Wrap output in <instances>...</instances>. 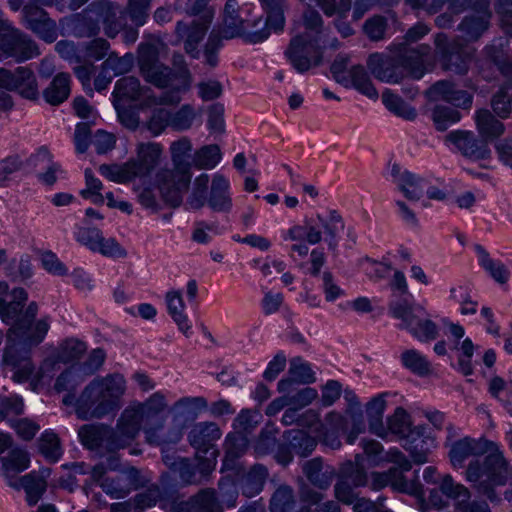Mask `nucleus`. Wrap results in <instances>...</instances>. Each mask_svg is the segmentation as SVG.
<instances>
[{
    "mask_svg": "<svg viewBox=\"0 0 512 512\" xmlns=\"http://www.w3.org/2000/svg\"><path fill=\"white\" fill-rule=\"evenodd\" d=\"M190 169V162H111L99 167L105 178L116 183L154 178L163 198L173 207L181 204L182 195L188 189Z\"/></svg>",
    "mask_w": 512,
    "mask_h": 512,
    "instance_id": "1",
    "label": "nucleus"
},
{
    "mask_svg": "<svg viewBox=\"0 0 512 512\" xmlns=\"http://www.w3.org/2000/svg\"><path fill=\"white\" fill-rule=\"evenodd\" d=\"M27 298V292L23 288H15L9 292L8 284L0 281V318L10 326L7 331V346H14L24 352L38 346L50 328L47 318L34 321L38 313L35 302H31L23 312Z\"/></svg>",
    "mask_w": 512,
    "mask_h": 512,
    "instance_id": "2",
    "label": "nucleus"
},
{
    "mask_svg": "<svg viewBox=\"0 0 512 512\" xmlns=\"http://www.w3.org/2000/svg\"><path fill=\"white\" fill-rule=\"evenodd\" d=\"M127 388V380L122 373H108L93 378L78 397L65 395L63 404L73 405L76 416L81 420L102 419L120 410Z\"/></svg>",
    "mask_w": 512,
    "mask_h": 512,
    "instance_id": "3",
    "label": "nucleus"
},
{
    "mask_svg": "<svg viewBox=\"0 0 512 512\" xmlns=\"http://www.w3.org/2000/svg\"><path fill=\"white\" fill-rule=\"evenodd\" d=\"M483 459H472L465 470V478L481 494L495 501V488L507 483L512 477V467L509 466L503 453L496 443Z\"/></svg>",
    "mask_w": 512,
    "mask_h": 512,
    "instance_id": "4",
    "label": "nucleus"
},
{
    "mask_svg": "<svg viewBox=\"0 0 512 512\" xmlns=\"http://www.w3.org/2000/svg\"><path fill=\"white\" fill-rule=\"evenodd\" d=\"M168 407L166 396L158 391L150 395L143 402H132L126 409L134 413V417L144 423V433L148 443L161 445L168 442H178L181 439V432L177 430L171 436H165L163 432L164 422L163 418H159L151 422V418L162 413Z\"/></svg>",
    "mask_w": 512,
    "mask_h": 512,
    "instance_id": "5",
    "label": "nucleus"
},
{
    "mask_svg": "<svg viewBox=\"0 0 512 512\" xmlns=\"http://www.w3.org/2000/svg\"><path fill=\"white\" fill-rule=\"evenodd\" d=\"M389 311L394 318L402 320L403 328L419 341L429 342L437 338V325L429 319L423 306L406 300L393 301L389 305Z\"/></svg>",
    "mask_w": 512,
    "mask_h": 512,
    "instance_id": "6",
    "label": "nucleus"
},
{
    "mask_svg": "<svg viewBox=\"0 0 512 512\" xmlns=\"http://www.w3.org/2000/svg\"><path fill=\"white\" fill-rule=\"evenodd\" d=\"M140 70L145 81L165 92L182 96L187 93V70L183 67L173 71L168 65L154 59L140 63Z\"/></svg>",
    "mask_w": 512,
    "mask_h": 512,
    "instance_id": "7",
    "label": "nucleus"
},
{
    "mask_svg": "<svg viewBox=\"0 0 512 512\" xmlns=\"http://www.w3.org/2000/svg\"><path fill=\"white\" fill-rule=\"evenodd\" d=\"M347 65V58L337 57L330 65L333 79L347 89H355L370 100H377L379 98L378 90L365 67L362 64H355L348 69Z\"/></svg>",
    "mask_w": 512,
    "mask_h": 512,
    "instance_id": "8",
    "label": "nucleus"
},
{
    "mask_svg": "<svg viewBox=\"0 0 512 512\" xmlns=\"http://www.w3.org/2000/svg\"><path fill=\"white\" fill-rule=\"evenodd\" d=\"M448 435L445 446L448 447V458L451 466L455 469L465 467L466 461L470 458L478 459L494 447V442L483 438H472L469 436L454 440L458 435L453 426L447 427Z\"/></svg>",
    "mask_w": 512,
    "mask_h": 512,
    "instance_id": "9",
    "label": "nucleus"
},
{
    "mask_svg": "<svg viewBox=\"0 0 512 512\" xmlns=\"http://www.w3.org/2000/svg\"><path fill=\"white\" fill-rule=\"evenodd\" d=\"M435 52L443 68L458 75H466L469 71L473 53L461 42L449 38L439 32L434 39Z\"/></svg>",
    "mask_w": 512,
    "mask_h": 512,
    "instance_id": "10",
    "label": "nucleus"
},
{
    "mask_svg": "<svg viewBox=\"0 0 512 512\" xmlns=\"http://www.w3.org/2000/svg\"><path fill=\"white\" fill-rule=\"evenodd\" d=\"M285 56L295 71L303 75L320 64L322 51L315 36L303 33L290 40Z\"/></svg>",
    "mask_w": 512,
    "mask_h": 512,
    "instance_id": "11",
    "label": "nucleus"
},
{
    "mask_svg": "<svg viewBox=\"0 0 512 512\" xmlns=\"http://www.w3.org/2000/svg\"><path fill=\"white\" fill-rule=\"evenodd\" d=\"M40 54L36 42L26 33L8 25L0 31V60L24 63Z\"/></svg>",
    "mask_w": 512,
    "mask_h": 512,
    "instance_id": "12",
    "label": "nucleus"
},
{
    "mask_svg": "<svg viewBox=\"0 0 512 512\" xmlns=\"http://www.w3.org/2000/svg\"><path fill=\"white\" fill-rule=\"evenodd\" d=\"M0 89L6 93H16L31 102H37L40 97L36 74L29 66H17L14 69L1 67Z\"/></svg>",
    "mask_w": 512,
    "mask_h": 512,
    "instance_id": "13",
    "label": "nucleus"
},
{
    "mask_svg": "<svg viewBox=\"0 0 512 512\" xmlns=\"http://www.w3.org/2000/svg\"><path fill=\"white\" fill-rule=\"evenodd\" d=\"M260 3L265 14L264 27L247 32L243 35L245 42L249 44H261L265 42L272 33L276 35L282 34L285 28L286 18L284 2L282 0H260Z\"/></svg>",
    "mask_w": 512,
    "mask_h": 512,
    "instance_id": "14",
    "label": "nucleus"
},
{
    "mask_svg": "<svg viewBox=\"0 0 512 512\" xmlns=\"http://www.w3.org/2000/svg\"><path fill=\"white\" fill-rule=\"evenodd\" d=\"M390 54L373 52L367 58V67L379 81L389 84H399L404 79L400 62L395 49V42L389 45Z\"/></svg>",
    "mask_w": 512,
    "mask_h": 512,
    "instance_id": "15",
    "label": "nucleus"
},
{
    "mask_svg": "<svg viewBox=\"0 0 512 512\" xmlns=\"http://www.w3.org/2000/svg\"><path fill=\"white\" fill-rule=\"evenodd\" d=\"M209 28V19H193L190 22L180 20L176 23L177 38L183 42L184 51L192 60H199L203 56V49L200 48V45Z\"/></svg>",
    "mask_w": 512,
    "mask_h": 512,
    "instance_id": "16",
    "label": "nucleus"
},
{
    "mask_svg": "<svg viewBox=\"0 0 512 512\" xmlns=\"http://www.w3.org/2000/svg\"><path fill=\"white\" fill-rule=\"evenodd\" d=\"M388 173L391 181L407 200L417 202L422 199L424 189L427 186L426 178L410 172L399 162H393L389 165Z\"/></svg>",
    "mask_w": 512,
    "mask_h": 512,
    "instance_id": "17",
    "label": "nucleus"
},
{
    "mask_svg": "<svg viewBox=\"0 0 512 512\" xmlns=\"http://www.w3.org/2000/svg\"><path fill=\"white\" fill-rule=\"evenodd\" d=\"M126 408L121 412L115 428L109 427L107 448L111 451L124 449L132 444L138 436L142 423L134 417V413Z\"/></svg>",
    "mask_w": 512,
    "mask_h": 512,
    "instance_id": "18",
    "label": "nucleus"
},
{
    "mask_svg": "<svg viewBox=\"0 0 512 512\" xmlns=\"http://www.w3.org/2000/svg\"><path fill=\"white\" fill-rule=\"evenodd\" d=\"M23 25L39 39L51 44L58 38L56 21L49 17L42 7L25 5L23 7Z\"/></svg>",
    "mask_w": 512,
    "mask_h": 512,
    "instance_id": "19",
    "label": "nucleus"
},
{
    "mask_svg": "<svg viewBox=\"0 0 512 512\" xmlns=\"http://www.w3.org/2000/svg\"><path fill=\"white\" fill-rule=\"evenodd\" d=\"M481 56L485 64L496 69L504 78H512V54L507 38H493L483 47Z\"/></svg>",
    "mask_w": 512,
    "mask_h": 512,
    "instance_id": "20",
    "label": "nucleus"
},
{
    "mask_svg": "<svg viewBox=\"0 0 512 512\" xmlns=\"http://www.w3.org/2000/svg\"><path fill=\"white\" fill-rule=\"evenodd\" d=\"M458 25L461 31L469 40L477 41L489 28L492 18L490 2L480 0L476 7L469 9Z\"/></svg>",
    "mask_w": 512,
    "mask_h": 512,
    "instance_id": "21",
    "label": "nucleus"
},
{
    "mask_svg": "<svg viewBox=\"0 0 512 512\" xmlns=\"http://www.w3.org/2000/svg\"><path fill=\"white\" fill-rule=\"evenodd\" d=\"M242 26L236 23H229L223 29H212L208 34L207 40L203 46L204 63L210 68H216L219 65V54L224 47V40H231L242 36Z\"/></svg>",
    "mask_w": 512,
    "mask_h": 512,
    "instance_id": "22",
    "label": "nucleus"
},
{
    "mask_svg": "<svg viewBox=\"0 0 512 512\" xmlns=\"http://www.w3.org/2000/svg\"><path fill=\"white\" fill-rule=\"evenodd\" d=\"M395 49L400 62V68L404 78L409 77L420 80L426 73L424 56L426 52L422 47L411 48L407 43H395Z\"/></svg>",
    "mask_w": 512,
    "mask_h": 512,
    "instance_id": "23",
    "label": "nucleus"
},
{
    "mask_svg": "<svg viewBox=\"0 0 512 512\" xmlns=\"http://www.w3.org/2000/svg\"><path fill=\"white\" fill-rule=\"evenodd\" d=\"M207 205L216 213L229 214L233 209V201L230 193V183L223 175H214Z\"/></svg>",
    "mask_w": 512,
    "mask_h": 512,
    "instance_id": "24",
    "label": "nucleus"
},
{
    "mask_svg": "<svg viewBox=\"0 0 512 512\" xmlns=\"http://www.w3.org/2000/svg\"><path fill=\"white\" fill-rule=\"evenodd\" d=\"M0 474L6 479L10 487H18L17 475L29 467V454L21 449L14 448L6 456H0Z\"/></svg>",
    "mask_w": 512,
    "mask_h": 512,
    "instance_id": "25",
    "label": "nucleus"
},
{
    "mask_svg": "<svg viewBox=\"0 0 512 512\" xmlns=\"http://www.w3.org/2000/svg\"><path fill=\"white\" fill-rule=\"evenodd\" d=\"M424 432L423 426H415L402 445L416 464L427 462L428 455L436 447L435 439L425 436Z\"/></svg>",
    "mask_w": 512,
    "mask_h": 512,
    "instance_id": "26",
    "label": "nucleus"
},
{
    "mask_svg": "<svg viewBox=\"0 0 512 512\" xmlns=\"http://www.w3.org/2000/svg\"><path fill=\"white\" fill-rule=\"evenodd\" d=\"M288 374V378L281 379L278 382L277 386L280 393L289 392L295 382L301 384H310L315 382V373L313 372L310 364L300 357H295L290 360Z\"/></svg>",
    "mask_w": 512,
    "mask_h": 512,
    "instance_id": "27",
    "label": "nucleus"
},
{
    "mask_svg": "<svg viewBox=\"0 0 512 512\" xmlns=\"http://www.w3.org/2000/svg\"><path fill=\"white\" fill-rule=\"evenodd\" d=\"M145 92V87L135 76H123L114 85L111 93L112 103H137Z\"/></svg>",
    "mask_w": 512,
    "mask_h": 512,
    "instance_id": "28",
    "label": "nucleus"
},
{
    "mask_svg": "<svg viewBox=\"0 0 512 512\" xmlns=\"http://www.w3.org/2000/svg\"><path fill=\"white\" fill-rule=\"evenodd\" d=\"M165 302L168 314L177 325L178 330L183 333L185 337H190L192 334V325L188 315L185 313L186 305L181 292L176 290L167 292Z\"/></svg>",
    "mask_w": 512,
    "mask_h": 512,
    "instance_id": "29",
    "label": "nucleus"
},
{
    "mask_svg": "<svg viewBox=\"0 0 512 512\" xmlns=\"http://www.w3.org/2000/svg\"><path fill=\"white\" fill-rule=\"evenodd\" d=\"M449 140L466 157L478 156L483 158L484 153L488 152L486 143L477 138L472 131H452L449 134Z\"/></svg>",
    "mask_w": 512,
    "mask_h": 512,
    "instance_id": "30",
    "label": "nucleus"
},
{
    "mask_svg": "<svg viewBox=\"0 0 512 512\" xmlns=\"http://www.w3.org/2000/svg\"><path fill=\"white\" fill-rule=\"evenodd\" d=\"M430 93L443 101L463 108L472 105L473 97L467 91L456 88L455 84L448 80H439L430 87Z\"/></svg>",
    "mask_w": 512,
    "mask_h": 512,
    "instance_id": "31",
    "label": "nucleus"
},
{
    "mask_svg": "<svg viewBox=\"0 0 512 512\" xmlns=\"http://www.w3.org/2000/svg\"><path fill=\"white\" fill-rule=\"evenodd\" d=\"M71 94V77L66 72L57 73L42 91L44 101L51 106L63 104Z\"/></svg>",
    "mask_w": 512,
    "mask_h": 512,
    "instance_id": "32",
    "label": "nucleus"
},
{
    "mask_svg": "<svg viewBox=\"0 0 512 512\" xmlns=\"http://www.w3.org/2000/svg\"><path fill=\"white\" fill-rule=\"evenodd\" d=\"M20 351L14 346H6L3 355L4 362L14 370L13 380L18 383L27 381L35 370L31 359L27 355L28 352H24L25 355L20 356Z\"/></svg>",
    "mask_w": 512,
    "mask_h": 512,
    "instance_id": "33",
    "label": "nucleus"
},
{
    "mask_svg": "<svg viewBox=\"0 0 512 512\" xmlns=\"http://www.w3.org/2000/svg\"><path fill=\"white\" fill-rule=\"evenodd\" d=\"M475 124L480 138L486 144L497 140L505 130L504 124L485 108L476 111Z\"/></svg>",
    "mask_w": 512,
    "mask_h": 512,
    "instance_id": "34",
    "label": "nucleus"
},
{
    "mask_svg": "<svg viewBox=\"0 0 512 512\" xmlns=\"http://www.w3.org/2000/svg\"><path fill=\"white\" fill-rule=\"evenodd\" d=\"M88 11L95 15L97 22L103 23L105 33L109 37H113L119 31L117 12L113 2L95 0L89 4Z\"/></svg>",
    "mask_w": 512,
    "mask_h": 512,
    "instance_id": "35",
    "label": "nucleus"
},
{
    "mask_svg": "<svg viewBox=\"0 0 512 512\" xmlns=\"http://www.w3.org/2000/svg\"><path fill=\"white\" fill-rule=\"evenodd\" d=\"M101 486L103 490L113 498H124L138 487L136 483V471L132 469L118 475L116 478H105Z\"/></svg>",
    "mask_w": 512,
    "mask_h": 512,
    "instance_id": "36",
    "label": "nucleus"
},
{
    "mask_svg": "<svg viewBox=\"0 0 512 512\" xmlns=\"http://www.w3.org/2000/svg\"><path fill=\"white\" fill-rule=\"evenodd\" d=\"M382 103L388 111L399 118L406 121H414L417 118L416 108L390 89L383 91Z\"/></svg>",
    "mask_w": 512,
    "mask_h": 512,
    "instance_id": "37",
    "label": "nucleus"
},
{
    "mask_svg": "<svg viewBox=\"0 0 512 512\" xmlns=\"http://www.w3.org/2000/svg\"><path fill=\"white\" fill-rule=\"evenodd\" d=\"M440 490L447 497L458 501V508L462 512H471L473 504H469V490L462 484L456 483L451 475L446 474L440 482Z\"/></svg>",
    "mask_w": 512,
    "mask_h": 512,
    "instance_id": "38",
    "label": "nucleus"
},
{
    "mask_svg": "<svg viewBox=\"0 0 512 512\" xmlns=\"http://www.w3.org/2000/svg\"><path fill=\"white\" fill-rule=\"evenodd\" d=\"M303 470L310 482L321 489L329 487L334 477V470L331 467L324 468L319 458L307 461Z\"/></svg>",
    "mask_w": 512,
    "mask_h": 512,
    "instance_id": "39",
    "label": "nucleus"
},
{
    "mask_svg": "<svg viewBox=\"0 0 512 512\" xmlns=\"http://www.w3.org/2000/svg\"><path fill=\"white\" fill-rule=\"evenodd\" d=\"M18 485V487L13 488L17 490L23 488L25 490L26 501L29 506H34L38 503L47 486L44 478L35 473H29L20 477Z\"/></svg>",
    "mask_w": 512,
    "mask_h": 512,
    "instance_id": "40",
    "label": "nucleus"
},
{
    "mask_svg": "<svg viewBox=\"0 0 512 512\" xmlns=\"http://www.w3.org/2000/svg\"><path fill=\"white\" fill-rule=\"evenodd\" d=\"M385 408L386 400L384 398V395H378L372 398L366 406V412L368 417L370 418V431L383 439L386 438L388 434V432L382 425V416Z\"/></svg>",
    "mask_w": 512,
    "mask_h": 512,
    "instance_id": "41",
    "label": "nucleus"
},
{
    "mask_svg": "<svg viewBox=\"0 0 512 512\" xmlns=\"http://www.w3.org/2000/svg\"><path fill=\"white\" fill-rule=\"evenodd\" d=\"M372 478L374 488L376 489L390 485L394 490L414 493V489L410 488V485L405 481L402 472L397 468H391L385 473H373Z\"/></svg>",
    "mask_w": 512,
    "mask_h": 512,
    "instance_id": "42",
    "label": "nucleus"
},
{
    "mask_svg": "<svg viewBox=\"0 0 512 512\" xmlns=\"http://www.w3.org/2000/svg\"><path fill=\"white\" fill-rule=\"evenodd\" d=\"M388 431L404 441L413 431L410 415L402 407L395 409L394 413L387 419Z\"/></svg>",
    "mask_w": 512,
    "mask_h": 512,
    "instance_id": "43",
    "label": "nucleus"
},
{
    "mask_svg": "<svg viewBox=\"0 0 512 512\" xmlns=\"http://www.w3.org/2000/svg\"><path fill=\"white\" fill-rule=\"evenodd\" d=\"M316 220L320 229L324 230L329 249L335 251L338 245V233L344 228L342 217L336 211H331L328 217L317 215Z\"/></svg>",
    "mask_w": 512,
    "mask_h": 512,
    "instance_id": "44",
    "label": "nucleus"
},
{
    "mask_svg": "<svg viewBox=\"0 0 512 512\" xmlns=\"http://www.w3.org/2000/svg\"><path fill=\"white\" fill-rule=\"evenodd\" d=\"M109 426L104 424H85L79 431L81 443L89 449L98 448L104 441L107 443Z\"/></svg>",
    "mask_w": 512,
    "mask_h": 512,
    "instance_id": "45",
    "label": "nucleus"
},
{
    "mask_svg": "<svg viewBox=\"0 0 512 512\" xmlns=\"http://www.w3.org/2000/svg\"><path fill=\"white\" fill-rule=\"evenodd\" d=\"M481 267L498 283L504 284L508 281L509 271L506 266L490 257L489 253L481 246L476 247Z\"/></svg>",
    "mask_w": 512,
    "mask_h": 512,
    "instance_id": "46",
    "label": "nucleus"
},
{
    "mask_svg": "<svg viewBox=\"0 0 512 512\" xmlns=\"http://www.w3.org/2000/svg\"><path fill=\"white\" fill-rule=\"evenodd\" d=\"M401 362L412 373L424 377L432 373L431 363L415 349L405 350L401 354Z\"/></svg>",
    "mask_w": 512,
    "mask_h": 512,
    "instance_id": "47",
    "label": "nucleus"
},
{
    "mask_svg": "<svg viewBox=\"0 0 512 512\" xmlns=\"http://www.w3.org/2000/svg\"><path fill=\"white\" fill-rule=\"evenodd\" d=\"M267 477V470L262 465L253 466L246 476L242 479V491L247 497H253L258 494L264 485Z\"/></svg>",
    "mask_w": 512,
    "mask_h": 512,
    "instance_id": "48",
    "label": "nucleus"
},
{
    "mask_svg": "<svg viewBox=\"0 0 512 512\" xmlns=\"http://www.w3.org/2000/svg\"><path fill=\"white\" fill-rule=\"evenodd\" d=\"M119 123L131 130L138 129L140 124L139 106L137 103H113Z\"/></svg>",
    "mask_w": 512,
    "mask_h": 512,
    "instance_id": "49",
    "label": "nucleus"
},
{
    "mask_svg": "<svg viewBox=\"0 0 512 512\" xmlns=\"http://www.w3.org/2000/svg\"><path fill=\"white\" fill-rule=\"evenodd\" d=\"M87 350L86 344L76 338L64 340L58 347L57 359L63 363L79 360Z\"/></svg>",
    "mask_w": 512,
    "mask_h": 512,
    "instance_id": "50",
    "label": "nucleus"
},
{
    "mask_svg": "<svg viewBox=\"0 0 512 512\" xmlns=\"http://www.w3.org/2000/svg\"><path fill=\"white\" fill-rule=\"evenodd\" d=\"M431 116L438 131H445L461 120V113L457 109L445 105H436Z\"/></svg>",
    "mask_w": 512,
    "mask_h": 512,
    "instance_id": "51",
    "label": "nucleus"
},
{
    "mask_svg": "<svg viewBox=\"0 0 512 512\" xmlns=\"http://www.w3.org/2000/svg\"><path fill=\"white\" fill-rule=\"evenodd\" d=\"M170 117L171 111L162 107L153 108L144 127L152 136L158 137L170 127Z\"/></svg>",
    "mask_w": 512,
    "mask_h": 512,
    "instance_id": "52",
    "label": "nucleus"
},
{
    "mask_svg": "<svg viewBox=\"0 0 512 512\" xmlns=\"http://www.w3.org/2000/svg\"><path fill=\"white\" fill-rule=\"evenodd\" d=\"M181 100L180 96L173 95L172 92L163 91L160 96H157L150 88L145 87V92L137 104L139 109H144L157 105L177 106Z\"/></svg>",
    "mask_w": 512,
    "mask_h": 512,
    "instance_id": "53",
    "label": "nucleus"
},
{
    "mask_svg": "<svg viewBox=\"0 0 512 512\" xmlns=\"http://www.w3.org/2000/svg\"><path fill=\"white\" fill-rule=\"evenodd\" d=\"M220 429L213 422H203L198 424L190 433V441L193 445L202 446L209 442L219 439Z\"/></svg>",
    "mask_w": 512,
    "mask_h": 512,
    "instance_id": "54",
    "label": "nucleus"
},
{
    "mask_svg": "<svg viewBox=\"0 0 512 512\" xmlns=\"http://www.w3.org/2000/svg\"><path fill=\"white\" fill-rule=\"evenodd\" d=\"M152 0H128L125 15L136 27L144 26L149 19V10Z\"/></svg>",
    "mask_w": 512,
    "mask_h": 512,
    "instance_id": "55",
    "label": "nucleus"
},
{
    "mask_svg": "<svg viewBox=\"0 0 512 512\" xmlns=\"http://www.w3.org/2000/svg\"><path fill=\"white\" fill-rule=\"evenodd\" d=\"M39 450L48 461L57 462L62 455L58 436L52 431H45L39 439Z\"/></svg>",
    "mask_w": 512,
    "mask_h": 512,
    "instance_id": "56",
    "label": "nucleus"
},
{
    "mask_svg": "<svg viewBox=\"0 0 512 512\" xmlns=\"http://www.w3.org/2000/svg\"><path fill=\"white\" fill-rule=\"evenodd\" d=\"M207 408V401L203 397H183L177 400L171 407V412L176 416L196 415L198 411Z\"/></svg>",
    "mask_w": 512,
    "mask_h": 512,
    "instance_id": "57",
    "label": "nucleus"
},
{
    "mask_svg": "<svg viewBox=\"0 0 512 512\" xmlns=\"http://www.w3.org/2000/svg\"><path fill=\"white\" fill-rule=\"evenodd\" d=\"M196 116L191 104H183L177 111H171L170 127L176 131H186L191 128Z\"/></svg>",
    "mask_w": 512,
    "mask_h": 512,
    "instance_id": "58",
    "label": "nucleus"
},
{
    "mask_svg": "<svg viewBox=\"0 0 512 512\" xmlns=\"http://www.w3.org/2000/svg\"><path fill=\"white\" fill-rule=\"evenodd\" d=\"M491 107L499 118H510L512 116V91L509 92L505 86L500 87L492 97Z\"/></svg>",
    "mask_w": 512,
    "mask_h": 512,
    "instance_id": "59",
    "label": "nucleus"
},
{
    "mask_svg": "<svg viewBox=\"0 0 512 512\" xmlns=\"http://www.w3.org/2000/svg\"><path fill=\"white\" fill-rule=\"evenodd\" d=\"M206 127L211 134H223L225 132V107L223 103L215 102L208 107Z\"/></svg>",
    "mask_w": 512,
    "mask_h": 512,
    "instance_id": "60",
    "label": "nucleus"
},
{
    "mask_svg": "<svg viewBox=\"0 0 512 512\" xmlns=\"http://www.w3.org/2000/svg\"><path fill=\"white\" fill-rule=\"evenodd\" d=\"M317 5L327 17L347 19L353 9L352 0H317Z\"/></svg>",
    "mask_w": 512,
    "mask_h": 512,
    "instance_id": "61",
    "label": "nucleus"
},
{
    "mask_svg": "<svg viewBox=\"0 0 512 512\" xmlns=\"http://www.w3.org/2000/svg\"><path fill=\"white\" fill-rule=\"evenodd\" d=\"M191 503L195 512H222V507L215 496L214 490H202L192 497Z\"/></svg>",
    "mask_w": 512,
    "mask_h": 512,
    "instance_id": "62",
    "label": "nucleus"
},
{
    "mask_svg": "<svg viewBox=\"0 0 512 512\" xmlns=\"http://www.w3.org/2000/svg\"><path fill=\"white\" fill-rule=\"evenodd\" d=\"M290 445L292 449L301 457L308 456L316 447L315 438L307 435L304 431L290 432Z\"/></svg>",
    "mask_w": 512,
    "mask_h": 512,
    "instance_id": "63",
    "label": "nucleus"
},
{
    "mask_svg": "<svg viewBox=\"0 0 512 512\" xmlns=\"http://www.w3.org/2000/svg\"><path fill=\"white\" fill-rule=\"evenodd\" d=\"M293 506L292 490L289 487L278 488L271 498V512H293Z\"/></svg>",
    "mask_w": 512,
    "mask_h": 512,
    "instance_id": "64",
    "label": "nucleus"
}]
</instances>
